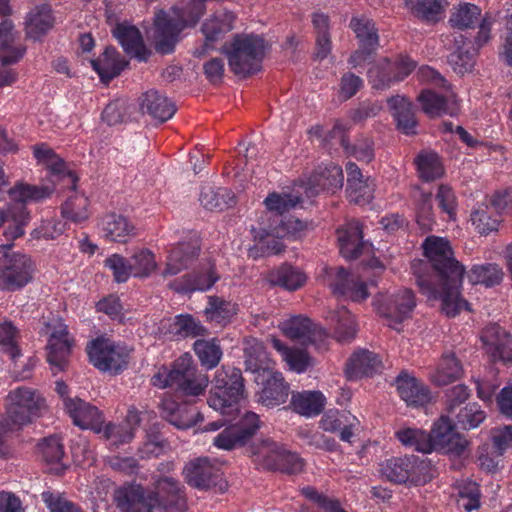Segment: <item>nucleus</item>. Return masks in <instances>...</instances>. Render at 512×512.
Here are the masks:
<instances>
[{
	"label": "nucleus",
	"instance_id": "obj_3",
	"mask_svg": "<svg viewBox=\"0 0 512 512\" xmlns=\"http://www.w3.org/2000/svg\"><path fill=\"white\" fill-rule=\"evenodd\" d=\"M46 409L44 397L27 386H19L5 397V413L0 416V456L6 455L3 437L32 423Z\"/></svg>",
	"mask_w": 512,
	"mask_h": 512
},
{
	"label": "nucleus",
	"instance_id": "obj_42",
	"mask_svg": "<svg viewBox=\"0 0 512 512\" xmlns=\"http://www.w3.org/2000/svg\"><path fill=\"white\" fill-rule=\"evenodd\" d=\"M101 226L106 239L119 243H125L134 231V226L126 217L115 213L106 215Z\"/></svg>",
	"mask_w": 512,
	"mask_h": 512
},
{
	"label": "nucleus",
	"instance_id": "obj_15",
	"mask_svg": "<svg viewBox=\"0 0 512 512\" xmlns=\"http://www.w3.org/2000/svg\"><path fill=\"white\" fill-rule=\"evenodd\" d=\"M328 285L332 293L353 302H362L369 296L367 285L344 267L326 268Z\"/></svg>",
	"mask_w": 512,
	"mask_h": 512
},
{
	"label": "nucleus",
	"instance_id": "obj_50",
	"mask_svg": "<svg viewBox=\"0 0 512 512\" xmlns=\"http://www.w3.org/2000/svg\"><path fill=\"white\" fill-rule=\"evenodd\" d=\"M502 269L494 263L474 265L468 272V279L472 284H483L492 287L500 284L503 279Z\"/></svg>",
	"mask_w": 512,
	"mask_h": 512
},
{
	"label": "nucleus",
	"instance_id": "obj_28",
	"mask_svg": "<svg viewBox=\"0 0 512 512\" xmlns=\"http://www.w3.org/2000/svg\"><path fill=\"white\" fill-rule=\"evenodd\" d=\"M18 38V32L10 19H4L0 23V63L4 66L12 65L23 58L26 47L22 45L15 46Z\"/></svg>",
	"mask_w": 512,
	"mask_h": 512
},
{
	"label": "nucleus",
	"instance_id": "obj_44",
	"mask_svg": "<svg viewBox=\"0 0 512 512\" xmlns=\"http://www.w3.org/2000/svg\"><path fill=\"white\" fill-rule=\"evenodd\" d=\"M268 280L273 286H281L286 290L294 291L305 283L306 277L299 269L283 264L269 273Z\"/></svg>",
	"mask_w": 512,
	"mask_h": 512
},
{
	"label": "nucleus",
	"instance_id": "obj_27",
	"mask_svg": "<svg viewBox=\"0 0 512 512\" xmlns=\"http://www.w3.org/2000/svg\"><path fill=\"white\" fill-rule=\"evenodd\" d=\"M243 344L246 371L262 376L274 370V362L269 358L262 342L256 338H247Z\"/></svg>",
	"mask_w": 512,
	"mask_h": 512
},
{
	"label": "nucleus",
	"instance_id": "obj_36",
	"mask_svg": "<svg viewBox=\"0 0 512 512\" xmlns=\"http://www.w3.org/2000/svg\"><path fill=\"white\" fill-rule=\"evenodd\" d=\"M327 320L333 327V337L339 343H349L356 337V323L354 317L346 307L342 306L329 311Z\"/></svg>",
	"mask_w": 512,
	"mask_h": 512
},
{
	"label": "nucleus",
	"instance_id": "obj_61",
	"mask_svg": "<svg viewBox=\"0 0 512 512\" xmlns=\"http://www.w3.org/2000/svg\"><path fill=\"white\" fill-rule=\"evenodd\" d=\"M17 328L10 321L0 323V347L15 361L20 356V350L16 344Z\"/></svg>",
	"mask_w": 512,
	"mask_h": 512
},
{
	"label": "nucleus",
	"instance_id": "obj_12",
	"mask_svg": "<svg viewBox=\"0 0 512 512\" xmlns=\"http://www.w3.org/2000/svg\"><path fill=\"white\" fill-rule=\"evenodd\" d=\"M90 362L101 371L114 374L122 371L128 363V353L106 338H97L87 347Z\"/></svg>",
	"mask_w": 512,
	"mask_h": 512
},
{
	"label": "nucleus",
	"instance_id": "obj_40",
	"mask_svg": "<svg viewBox=\"0 0 512 512\" xmlns=\"http://www.w3.org/2000/svg\"><path fill=\"white\" fill-rule=\"evenodd\" d=\"M237 311V304L218 296H209L204 314L208 322L224 327L231 322Z\"/></svg>",
	"mask_w": 512,
	"mask_h": 512
},
{
	"label": "nucleus",
	"instance_id": "obj_2",
	"mask_svg": "<svg viewBox=\"0 0 512 512\" xmlns=\"http://www.w3.org/2000/svg\"><path fill=\"white\" fill-rule=\"evenodd\" d=\"M117 507L122 512H186L187 503L180 482L167 475L153 476L150 488L129 485L115 493Z\"/></svg>",
	"mask_w": 512,
	"mask_h": 512
},
{
	"label": "nucleus",
	"instance_id": "obj_58",
	"mask_svg": "<svg viewBox=\"0 0 512 512\" xmlns=\"http://www.w3.org/2000/svg\"><path fill=\"white\" fill-rule=\"evenodd\" d=\"M172 329L175 335L182 338L204 336L207 333L206 328L189 314L176 316Z\"/></svg>",
	"mask_w": 512,
	"mask_h": 512
},
{
	"label": "nucleus",
	"instance_id": "obj_14",
	"mask_svg": "<svg viewBox=\"0 0 512 512\" xmlns=\"http://www.w3.org/2000/svg\"><path fill=\"white\" fill-rule=\"evenodd\" d=\"M184 479L188 485L199 490L215 488L224 491L227 482L223 479L221 470L206 458L191 460L183 470Z\"/></svg>",
	"mask_w": 512,
	"mask_h": 512
},
{
	"label": "nucleus",
	"instance_id": "obj_21",
	"mask_svg": "<svg viewBox=\"0 0 512 512\" xmlns=\"http://www.w3.org/2000/svg\"><path fill=\"white\" fill-rule=\"evenodd\" d=\"M481 340L494 361L512 362V337L497 324L487 326Z\"/></svg>",
	"mask_w": 512,
	"mask_h": 512
},
{
	"label": "nucleus",
	"instance_id": "obj_24",
	"mask_svg": "<svg viewBox=\"0 0 512 512\" xmlns=\"http://www.w3.org/2000/svg\"><path fill=\"white\" fill-rule=\"evenodd\" d=\"M161 416L178 429H188L203 420V416L191 406L178 403L172 398L163 399Z\"/></svg>",
	"mask_w": 512,
	"mask_h": 512
},
{
	"label": "nucleus",
	"instance_id": "obj_11",
	"mask_svg": "<svg viewBox=\"0 0 512 512\" xmlns=\"http://www.w3.org/2000/svg\"><path fill=\"white\" fill-rule=\"evenodd\" d=\"M433 450L451 458H466L470 454L469 440L455 428L449 417L441 416L433 428Z\"/></svg>",
	"mask_w": 512,
	"mask_h": 512
},
{
	"label": "nucleus",
	"instance_id": "obj_39",
	"mask_svg": "<svg viewBox=\"0 0 512 512\" xmlns=\"http://www.w3.org/2000/svg\"><path fill=\"white\" fill-rule=\"evenodd\" d=\"M456 50L450 54L448 62L455 72L464 74L472 70L475 64L477 49L474 46L467 47L471 42L463 35L454 37Z\"/></svg>",
	"mask_w": 512,
	"mask_h": 512
},
{
	"label": "nucleus",
	"instance_id": "obj_19",
	"mask_svg": "<svg viewBox=\"0 0 512 512\" xmlns=\"http://www.w3.org/2000/svg\"><path fill=\"white\" fill-rule=\"evenodd\" d=\"M255 381L257 384L262 385L258 398L262 405L275 407L287 401L290 387L280 372L273 370L267 373V375L255 376Z\"/></svg>",
	"mask_w": 512,
	"mask_h": 512
},
{
	"label": "nucleus",
	"instance_id": "obj_5",
	"mask_svg": "<svg viewBox=\"0 0 512 512\" xmlns=\"http://www.w3.org/2000/svg\"><path fill=\"white\" fill-rule=\"evenodd\" d=\"M266 47L262 36L240 33L225 42L220 51L227 57L231 71L236 76L247 78L261 70Z\"/></svg>",
	"mask_w": 512,
	"mask_h": 512
},
{
	"label": "nucleus",
	"instance_id": "obj_63",
	"mask_svg": "<svg viewBox=\"0 0 512 512\" xmlns=\"http://www.w3.org/2000/svg\"><path fill=\"white\" fill-rule=\"evenodd\" d=\"M416 219L417 223L423 231L427 232L432 230V226L435 221L431 193H421L417 204Z\"/></svg>",
	"mask_w": 512,
	"mask_h": 512
},
{
	"label": "nucleus",
	"instance_id": "obj_59",
	"mask_svg": "<svg viewBox=\"0 0 512 512\" xmlns=\"http://www.w3.org/2000/svg\"><path fill=\"white\" fill-rule=\"evenodd\" d=\"M480 14L481 9L478 6L466 3L451 15L449 22L458 29H468L478 21Z\"/></svg>",
	"mask_w": 512,
	"mask_h": 512
},
{
	"label": "nucleus",
	"instance_id": "obj_22",
	"mask_svg": "<svg viewBox=\"0 0 512 512\" xmlns=\"http://www.w3.org/2000/svg\"><path fill=\"white\" fill-rule=\"evenodd\" d=\"M65 409L75 425L82 429L100 431L104 421L102 413L97 407L83 401L80 398H66Z\"/></svg>",
	"mask_w": 512,
	"mask_h": 512
},
{
	"label": "nucleus",
	"instance_id": "obj_41",
	"mask_svg": "<svg viewBox=\"0 0 512 512\" xmlns=\"http://www.w3.org/2000/svg\"><path fill=\"white\" fill-rule=\"evenodd\" d=\"M328 137L330 139H337L347 154L353 155L360 161L370 162L374 157L372 142L364 139L355 145H350L342 124H335Z\"/></svg>",
	"mask_w": 512,
	"mask_h": 512
},
{
	"label": "nucleus",
	"instance_id": "obj_1",
	"mask_svg": "<svg viewBox=\"0 0 512 512\" xmlns=\"http://www.w3.org/2000/svg\"><path fill=\"white\" fill-rule=\"evenodd\" d=\"M424 254L434 271L433 276L420 272L423 263L414 262L412 268L422 294L428 299L441 300V310L448 317H455L468 303L460 297V288L465 273L464 266L456 260L447 239L429 236L423 243Z\"/></svg>",
	"mask_w": 512,
	"mask_h": 512
},
{
	"label": "nucleus",
	"instance_id": "obj_53",
	"mask_svg": "<svg viewBox=\"0 0 512 512\" xmlns=\"http://www.w3.org/2000/svg\"><path fill=\"white\" fill-rule=\"evenodd\" d=\"M301 202V197L294 194L270 193L264 200V204L269 213L274 214L278 220L283 214L295 208Z\"/></svg>",
	"mask_w": 512,
	"mask_h": 512
},
{
	"label": "nucleus",
	"instance_id": "obj_23",
	"mask_svg": "<svg viewBox=\"0 0 512 512\" xmlns=\"http://www.w3.org/2000/svg\"><path fill=\"white\" fill-rule=\"evenodd\" d=\"M199 251L200 245L197 240L178 243L168 256L162 276H174L187 269L197 259Z\"/></svg>",
	"mask_w": 512,
	"mask_h": 512
},
{
	"label": "nucleus",
	"instance_id": "obj_33",
	"mask_svg": "<svg viewBox=\"0 0 512 512\" xmlns=\"http://www.w3.org/2000/svg\"><path fill=\"white\" fill-rule=\"evenodd\" d=\"M93 69L98 73L103 83H108L128 65V61L120 57L114 47H106L104 52L91 61Z\"/></svg>",
	"mask_w": 512,
	"mask_h": 512
},
{
	"label": "nucleus",
	"instance_id": "obj_6",
	"mask_svg": "<svg viewBox=\"0 0 512 512\" xmlns=\"http://www.w3.org/2000/svg\"><path fill=\"white\" fill-rule=\"evenodd\" d=\"M54 189L49 186H35L19 183L9 188L8 194L15 202L7 209V226L3 235L8 241L20 238L25 233V228L29 224L31 216L25 207L27 202H39L50 197Z\"/></svg>",
	"mask_w": 512,
	"mask_h": 512
},
{
	"label": "nucleus",
	"instance_id": "obj_35",
	"mask_svg": "<svg viewBox=\"0 0 512 512\" xmlns=\"http://www.w3.org/2000/svg\"><path fill=\"white\" fill-rule=\"evenodd\" d=\"M337 233L342 256L350 260L358 258L364 247L362 227L359 222H350L344 228L338 229Z\"/></svg>",
	"mask_w": 512,
	"mask_h": 512
},
{
	"label": "nucleus",
	"instance_id": "obj_9",
	"mask_svg": "<svg viewBox=\"0 0 512 512\" xmlns=\"http://www.w3.org/2000/svg\"><path fill=\"white\" fill-rule=\"evenodd\" d=\"M13 244H2L4 250L0 257V288L14 291L22 288L32 280L34 263L31 258L23 253L11 251Z\"/></svg>",
	"mask_w": 512,
	"mask_h": 512
},
{
	"label": "nucleus",
	"instance_id": "obj_38",
	"mask_svg": "<svg viewBox=\"0 0 512 512\" xmlns=\"http://www.w3.org/2000/svg\"><path fill=\"white\" fill-rule=\"evenodd\" d=\"M387 103L397 121L398 129L407 135L415 134L417 121L412 103L400 95L388 98Z\"/></svg>",
	"mask_w": 512,
	"mask_h": 512
},
{
	"label": "nucleus",
	"instance_id": "obj_64",
	"mask_svg": "<svg viewBox=\"0 0 512 512\" xmlns=\"http://www.w3.org/2000/svg\"><path fill=\"white\" fill-rule=\"evenodd\" d=\"M213 444L218 449L230 451L246 443L244 437H241L239 429L235 425H230L213 438Z\"/></svg>",
	"mask_w": 512,
	"mask_h": 512
},
{
	"label": "nucleus",
	"instance_id": "obj_18",
	"mask_svg": "<svg viewBox=\"0 0 512 512\" xmlns=\"http://www.w3.org/2000/svg\"><path fill=\"white\" fill-rule=\"evenodd\" d=\"M47 327L52 329L47 345V361L56 374L66 369L72 343L68 338L67 326L61 319H57L53 324H46Z\"/></svg>",
	"mask_w": 512,
	"mask_h": 512
},
{
	"label": "nucleus",
	"instance_id": "obj_34",
	"mask_svg": "<svg viewBox=\"0 0 512 512\" xmlns=\"http://www.w3.org/2000/svg\"><path fill=\"white\" fill-rule=\"evenodd\" d=\"M344 181L343 172L340 166L330 164L316 171L310 178V192L317 194L320 191L335 193L342 188Z\"/></svg>",
	"mask_w": 512,
	"mask_h": 512
},
{
	"label": "nucleus",
	"instance_id": "obj_54",
	"mask_svg": "<svg viewBox=\"0 0 512 512\" xmlns=\"http://www.w3.org/2000/svg\"><path fill=\"white\" fill-rule=\"evenodd\" d=\"M87 207L88 199L82 194L74 193L62 205L61 211L64 218L80 223L89 217Z\"/></svg>",
	"mask_w": 512,
	"mask_h": 512
},
{
	"label": "nucleus",
	"instance_id": "obj_51",
	"mask_svg": "<svg viewBox=\"0 0 512 512\" xmlns=\"http://www.w3.org/2000/svg\"><path fill=\"white\" fill-rule=\"evenodd\" d=\"M419 176L426 182L434 181L440 178L444 169L439 157L434 152H421L415 159Z\"/></svg>",
	"mask_w": 512,
	"mask_h": 512
},
{
	"label": "nucleus",
	"instance_id": "obj_20",
	"mask_svg": "<svg viewBox=\"0 0 512 512\" xmlns=\"http://www.w3.org/2000/svg\"><path fill=\"white\" fill-rule=\"evenodd\" d=\"M218 279L219 276L215 272L214 265L208 262L200 269L185 274L180 279L169 283L168 286L170 289L178 293L207 291L215 284Z\"/></svg>",
	"mask_w": 512,
	"mask_h": 512
},
{
	"label": "nucleus",
	"instance_id": "obj_57",
	"mask_svg": "<svg viewBox=\"0 0 512 512\" xmlns=\"http://www.w3.org/2000/svg\"><path fill=\"white\" fill-rule=\"evenodd\" d=\"M414 460L409 485H425L437 476V469L429 459L414 455Z\"/></svg>",
	"mask_w": 512,
	"mask_h": 512
},
{
	"label": "nucleus",
	"instance_id": "obj_7",
	"mask_svg": "<svg viewBox=\"0 0 512 512\" xmlns=\"http://www.w3.org/2000/svg\"><path fill=\"white\" fill-rule=\"evenodd\" d=\"M207 399L208 405L223 416H234L244 393V379L240 369L222 366L216 371Z\"/></svg>",
	"mask_w": 512,
	"mask_h": 512
},
{
	"label": "nucleus",
	"instance_id": "obj_43",
	"mask_svg": "<svg viewBox=\"0 0 512 512\" xmlns=\"http://www.w3.org/2000/svg\"><path fill=\"white\" fill-rule=\"evenodd\" d=\"M203 207L211 211H223L235 205V194L228 188L204 187L200 194Z\"/></svg>",
	"mask_w": 512,
	"mask_h": 512
},
{
	"label": "nucleus",
	"instance_id": "obj_25",
	"mask_svg": "<svg viewBox=\"0 0 512 512\" xmlns=\"http://www.w3.org/2000/svg\"><path fill=\"white\" fill-rule=\"evenodd\" d=\"M113 35L117 38L124 51L131 57L139 61H147L151 55L144 44L143 37L139 29L127 23H119L113 29Z\"/></svg>",
	"mask_w": 512,
	"mask_h": 512
},
{
	"label": "nucleus",
	"instance_id": "obj_4",
	"mask_svg": "<svg viewBox=\"0 0 512 512\" xmlns=\"http://www.w3.org/2000/svg\"><path fill=\"white\" fill-rule=\"evenodd\" d=\"M206 0H190L185 8H173L174 16L160 11L155 16L154 48L166 55L174 51L179 35L187 26H194L205 12Z\"/></svg>",
	"mask_w": 512,
	"mask_h": 512
},
{
	"label": "nucleus",
	"instance_id": "obj_56",
	"mask_svg": "<svg viewBox=\"0 0 512 512\" xmlns=\"http://www.w3.org/2000/svg\"><path fill=\"white\" fill-rule=\"evenodd\" d=\"M454 415L457 424L464 430L477 428L486 419V413L478 403H469Z\"/></svg>",
	"mask_w": 512,
	"mask_h": 512
},
{
	"label": "nucleus",
	"instance_id": "obj_26",
	"mask_svg": "<svg viewBox=\"0 0 512 512\" xmlns=\"http://www.w3.org/2000/svg\"><path fill=\"white\" fill-rule=\"evenodd\" d=\"M417 99L421 103L423 112L430 118L443 115L455 116L459 112V107L452 95L438 94L432 89H425Z\"/></svg>",
	"mask_w": 512,
	"mask_h": 512
},
{
	"label": "nucleus",
	"instance_id": "obj_17",
	"mask_svg": "<svg viewBox=\"0 0 512 512\" xmlns=\"http://www.w3.org/2000/svg\"><path fill=\"white\" fill-rule=\"evenodd\" d=\"M259 455L262 457L263 467L268 470L292 475L300 473L304 468V460L296 453L269 440L263 442Z\"/></svg>",
	"mask_w": 512,
	"mask_h": 512
},
{
	"label": "nucleus",
	"instance_id": "obj_48",
	"mask_svg": "<svg viewBox=\"0 0 512 512\" xmlns=\"http://www.w3.org/2000/svg\"><path fill=\"white\" fill-rule=\"evenodd\" d=\"M398 440L405 446L422 453L433 451V430L427 433L422 430L407 428L396 433Z\"/></svg>",
	"mask_w": 512,
	"mask_h": 512
},
{
	"label": "nucleus",
	"instance_id": "obj_52",
	"mask_svg": "<svg viewBox=\"0 0 512 512\" xmlns=\"http://www.w3.org/2000/svg\"><path fill=\"white\" fill-rule=\"evenodd\" d=\"M368 76L373 83V87L377 89H385L390 87L392 83L399 81L394 63L388 58L370 68Z\"/></svg>",
	"mask_w": 512,
	"mask_h": 512
},
{
	"label": "nucleus",
	"instance_id": "obj_55",
	"mask_svg": "<svg viewBox=\"0 0 512 512\" xmlns=\"http://www.w3.org/2000/svg\"><path fill=\"white\" fill-rule=\"evenodd\" d=\"M130 268L134 277L146 278L157 268L154 254L148 249L136 251L130 258Z\"/></svg>",
	"mask_w": 512,
	"mask_h": 512
},
{
	"label": "nucleus",
	"instance_id": "obj_47",
	"mask_svg": "<svg viewBox=\"0 0 512 512\" xmlns=\"http://www.w3.org/2000/svg\"><path fill=\"white\" fill-rule=\"evenodd\" d=\"M193 349L201 365L207 370L217 367L223 355L222 348L217 339H198L193 344Z\"/></svg>",
	"mask_w": 512,
	"mask_h": 512
},
{
	"label": "nucleus",
	"instance_id": "obj_45",
	"mask_svg": "<svg viewBox=\"0 0 512 512\" xmlns=\"http://www.w3.org/2000/svg\"><path fill=\"white\" fill-rule=\"evenodd\" d=\"M235 16L231 12H224L212 16L202 24L201 31L209 41L217 42L233 29Z\"/></svg>",
	"mask_w": 512,
	"mask_h": 512
},
{
	"label": "nucleus",
	"instance_id": "obj_10",
	"mask_svg": "<svg viewBox=\"0 0 512 512\" xmlns=\"http://www.w3.org/2000/svg\"><path fill=\"white\" fill-rule=\"evenodd\" d=\"M373 304L377 312L389 321L388 325L399 331L397 325L410 317L416 301L412 290L402 289L391 295H377Z\"/></svg>",
	"mask_w": 512,
	"mask_h": 512
},
{
	"label": "nucleus",
	"instance_id": "obj_31",
	"mask_svg": "<svg viewBox=\"0 0 512 512\" xmlns=\"http://www.w3.org/2000/svg\"><path fill=\"white\" fill-rule=\"evenodd\" d=\"M140 109L160 123L172 118L176 112L175 104L157 90H149L141 96Z\"/></svg>",
	"mask_w": 512,
	"mask_h": 512
},
{
	"label": "nucleus",
	"instance_id": "obj_13",
	"mask_svg": "<svg viewBox=\"0 0 512 512\" xmlns=\"http://www.w3.org/2000/svg\"><path fill=\"white\" fill-rule=\"evenodd\" d=\"M349 27L355 33L359 42V48L354 51L348 59V62L357 67L366 62L379 47L378 29L372 19L360 15L353 16Z\"/></svg>",
	"mask_w": 512,
	"mask_h": 512
},
{
	"label": "nucleus",
	"instance_id": "obj_16",
	"mask_svg": "<svg viewBox=\"0 0 512 512\" xmlns=\"http://www.w3.org/2000/svg\"><path fill=\"white\" fill-rule=\"evenodd\" d=\"M282 333L302 345H315L321 348L328 337L325 329L313 323L308 317L297 315L279 324Z\"/></svg>",
	"mask_w": 512,
	"mask_h": 512
},
{
	"label": "nucleus",
	"instance_id": "obj_46",
	"mask_svg": "<svg viewBox=\"0 0 512 512\" xmlns=\"http://www.w3.org/2000/svg\"><path fill=\"white\" fill-rule=\"evenodd\" d=\"M291 404L294 410L304 416H315L322 412L325 398L321 392L309 391L292 395Z\"/></svg>",
	"mask_w": 512,
	"mask_h": 512
},
{
	"label": "nucleus",
	"instance_id": "obj_62",
	"mask_svg": "<svg viewBox=\"0 0 512 512\" xmlns=\"http://www.w3.org/2000/svg\"><path fill=\"white\" fill-rule=\"evenodd\" d=\"M168 442L156 430H150L146 434V440L138 448L141 458L158 457L165 452Z\"/></svg>",
	"mask_w": 512,
	"mask_h": 512
},
{
	"label": "nucleus",
	"instance_id": "obj_8",
	"mask_svg": "<svg viewBox=\"0 0 512 512\" xmlns=\"http://www.w3.org/2000/svg\"><path fill=\"white\" fill-rule=\"evenodd\" d=\"M209 384L207 374L201 372L189 354L180 356L166 375L162 387H171L183 396L204 394Z\"/></svg>",
	"mask_w": 512,
	"mask_h": 512
},
{
	"label": "nucleus",
	"instance_id": "obj_32",
	"mask_svg": "<svg viewBox=\"0 0 512 512\" xmlns=\"http://www.w3.org/2000/svg\"><path fill=\"white\" fill-rule=\"evenodd\" d=\"M414 455L392 457L379 464V472L383 479L394 484H408L413 468Z\"/></svg>",
	"mask_w": 512,
	"mask_h": 512
},
{
	"label": "nucleus",
	"instance_id": "obj_49",
	"mask_svg": "<svg viewBox=\"0 0 512 512\" xmlns=\"http://www.w3.org/2000/svg\"><path fill=\"white\" fill-rule=\"evenodd\" d=\"M463 375L461 362L452 352L444 353L434 376V381L439 386L447 385Z\"/></svg>",
	"mask_w": 512,
	"mask_h": 512
},
{
	"label": "nucleus",
	"instance_id": "obj_30",
	"mask_svg": "<svg viewBox=\"0 0 512 512\" xmlns=\"http://www.w3.org/2000/svg\"><path fill=\"white\" fill-rule=\"evenodd\" d=\"M399 396L408 406L422 407L430 401V393L426 386L415 377L401 373L395 380Z\"/></svg>",
	"mask_w": 512,
	"mask_h": 512
},
{
	"label": "nucleus",
	"instance_id": "obj_60",
	"mask_svg": "<svg viewBox=\"0 0 512 512\" xmlns=\"http://www.w3.org/2000/svg\"><path fill=\"white\" fill-rule=\"evenodd\" d=\"M407 4H411L412 12L416 17L428 22L437 21L438 15L443 10L441 0H411Z\"/></svg>",
	"mask_w": 512,
	"mask_h": 512
},
{
	"label": "nucleus",
	"instance_id": "obj_29",
	"mask_svg": "<svg viewBox=\"0 0 512 512\" xmlns=\"http://www.w3.org/2000/svg\"><path fill=\"white\" fill-rule=\"evenodd\" d=\"M383 364L380 356L369 350H359L355 352L347 363L346 374L347 377L358 379L363 376H373L381 372Z\"/></svg>",
	"mask_w": 512,
	"mask_h": 512
},
{
	"label": "nucleus",
	"instance_id": "obj_37",
	"mask_svg": "<svg viewBox=\"0 0 512 512\" xmlns=\"http://www.w3.org/2000/svg\"><path fill=\"white\" fill-rule=\"evenodd\" d=\"M25 25L26 36L33 40H39L54 25L51 7L47 4L36 6L27 15Z\"/></svg>",
	"mask_w": 512,
	"mask_h": 512
}]
</instances>
